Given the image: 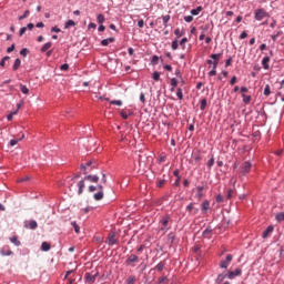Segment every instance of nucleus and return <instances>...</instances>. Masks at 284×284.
I'll return each mask as SVG.
<instances>
[{
	"label": "nucleus",
	"instance_id": "f257e3e1",
	"mask_svg": "<svg viewBox=\"0 0 284 284\" xmlns=\"http://www.w3.org/2000/svg\"><path fill=\"white\" fill-rule=\"evenodd\" d=\"M212 60H207L206 63L212 65L213 69L209 72V77H216V69L219 68V61H221V53H213L210 55Z\"/></svg>",
	"mask_w": 284,
	"mask_h": 284
},
{
	"label": "nucleus",
	"instance_id": "f03ea898",
	"mask_svg": "<svg viewBox=\"0 0 284 284\" xmlns=\"http://www.w3.org/2000/svg\"><path fill=\"white\" fill-rule=\"evenodd\" d=\"M85 181H90V183H99L98 175H85L83 180L78 183V194H83V190L85 189Z\"/></svg>",
	"mask_w": 284,
	"mask_h": 284
},
{
	"label": "nucleus",
	"instance_id": "7ed1b4c3",
	"mask_svg": "<svg viewBox=\"0 0 284 284\" xmlns=\"http://www.w3.org/2000/svg\"><path fill=\"white\" fill-rule=\"evenodd\" d=\"M160 223L162 225L160 230L162 232H168V230H170V215L162 217Z\"/></svg>",
	"mask_w": 284,
	"mask_h": 284
},
{
	"label": "nucleus",
	"instance_id": "20e7f679",
	"mask_svg": "<svg viewBox=\"0 0 284 284\" xmlns=\"http://www.w3.org/2000/svg\"><path fill=\"white\" fill-rule=\"evenodd\" d=\"M97 276H99V272L92 271L91 273H85L84 278L89 284H92L97 281Z\"/></svg>",
	"mask_w": 284,
	"mask_h": 284
},
{
	"label": "nucleus",
	"instance_id": "39448f33",
	"mask_svg": "<svg viewBox=\"0 0 284 284\" xmlns=\"http://www.w3.org/2000/svg\"><path fill=\"white\" fill-rule=\"evenodd\" d=\"M265 17H268V13L264 9H257L255 11V19L256 21H263Z\"/></svg>",
	"mask_w": 284,
	"mask_h": 284
},
{
	"label": "nucleus",
	"instance_id": "423d86ee",
	"mask_svg": "<svg viewBox=\"0 0 284 284\" xmlns=\"http://www.w3.org/2000/svg\"><path fill=\"white\" fill-rule=\"evenodd\" d=\"M243 274V271L241 268H236L235 271H230L226 274V278H230L231 281L236 278V276H241Z\"/></svg>",
	"mask_w": 284,
	"mask_h": 284
},
{
	"label": "nucleus",
	"instance_id": "0eeeda50",
	"mask_svg": "<svg viewBox=\"0 0 284 284\" xmlns=\"http://www.w3.org/2000/svg\"><path fill=\"white\" fill-rule=\"evenodd\" d=\"M106 243L109 245H116V243H119V240L116 239V233L114 232L109 233Z\"/></svg>",
	"mask_w": 284,
	"mask_h": 284
},
{
	"label": "nucleus",
	"instance_id": "6e6552de",
	"mask_svg": "<svg viewBox=\"0 0 284 284\" xmlns=\"http://www.w3.org/2000/svg\"><path fill=\"white\" fill-rule=\"evenodd\" d=\"M98 193H95L93 195V199L94 201H103V196H104V193H103V185L99 184L98 185Z\"/></svg>",
	"mask_w": 284,
	"mask_h": 284
},
{
	"label": "nucleus",
	"instance_id": "1a4fd4ad",
	"mask_svg": "<svg viewBox=\"0 0 284 284\" xmlns=\"http://www.w3.org/2000/svg\"><path fill=\"white\" fill-rule=\"evenodd\" d=\"M252 170V163L250 161L244 162V164L242 165V174H250Z\"/></svg>",
	"mask_w": 284,
	"mask_h": 284
},
{
	"label": "nucleus",
	"instance_id": "9d476101",
	"mask_svg": "<svg viewBox=\"0 0 284 284\" xmlns=\"http://www.w3.org/2000/svg\"><path fill=\"white\" fill-rule=\"evenodd\" d=\"M24 227L28 230H37L39 227V224L34 220H30L29 223L24 224Z\"/></svg>",
	"mask_w": 284,
	"mask_h": 284
},
{
	"label": "nucleus",
	"instance_id": "9b49d317",
	"mask_svg": "<svg viewBox=\"0 0 284 284\" xmlns=\"http://www.w3.org/2000/svg\"><path fill=\"white\" fill-rule=\"evenodd\" d=\"M1 256H12V250H10V246H4L0 250Z\"/></svg>",
	"mask_w": 284,
	"mask_h": 284
},
{
	"label": "nucleus",
	"instance_id": "f8f14e48",
	"mask_svg": "<svg viewBox=\"0 0 284 284\" xmlns=\"http://www.w3.org/2000/svg\"><path fill=\"white\" fill-rule=\"evenodd\" d=\"M132 263H139V256L132 254L126 258V265H132Z\"/></svg>",
	"mask_w": 284,
	"mask_h": 284
},
{
	"label": "nucleus",
	"instance_id": "ddd939ff",
	"mask_svg": "<svg viewBox=\"0 0 284 284\" xmlns=\"http://www.w3.org/2000/svg\"><path fill=\"white\" fill-rule=\"evenodd\" d=\"M273 232H274V226L272 225L267 226V229L262 234L263 239H267L270 234H272Z\"/></svg>",
	"mask_w": 284,
	"mask_h": 284
},
{
	"label": "nucleus",
	"instance_id": "4468645a",
	"mask_svg": "<svg viewBox=\"0 0 284 284\" xmlns=\"http://www.w3.org/2000/svg\"><path fill=\"white\" fill-rule=\"evenodd\" d=\"M277 95L280 97L281 101H284V81L281 83Z\"/></svg>",
	"mask_w": 284,
	"mask_h": 284
},
{
	"label": "nucleus",
	"instance_id": "2eb2a0df",
	"mask_svg": "<svg viewBox=\"0 0 284 284\" xmlns=\"http://www.w3.org/2000/svg\"><path fill=\"white\" fill-rule=\"evenodd\" d=\"M19 68H21V59L17 58V59L14 60L13 65H12L13 72H17V70H19Z\"/></svg>",
	"mask_w": 284,
	"mask_h": 284
},
{
	"label": "nucleus",
	"instance_id": "dca6fc26",
	"mask_svg": "<svg viewBox=\"0 0 284 284\" xmlns=\"http://www.w3.org/2000/svg\"><path fill=\"white\" fill-rule=\"evenodd\" d=\"M262 65H263L264 70H270V57L263 58Z\"/></svg>",
	"mask_w": 284,
	"mask_h": 284
},
{
	"label": "nucleus",
	"instance_id": "f3484780",
	"mask_svg": "<svg viewBox=\"0 0 284 284\" xmlns=\"http://www.w3.org/2000/svg\"><path fill=\"white\" fill-rule=\"evenodd\" d=\"M196 190H197L196 199L201 201V199H203V190H205V186H197Z\"/></svg>",
	"mask_w": 284,
	"mask_h": 284
},
{
	"label": "nucleus",
	"instance_id": "a211bd4d",
	"mask_svg": "<svg viewBox=\"0 0 284 284\" xmlns=\"http://www.w3.org/2000/svg\"><path fill=\"white\" fill-rule=\"evenodd\" d=\"M201 12H203V7H197L196 9L191 10V14L193 17H199V14H201Z\"/></svg>",
	"mask_w": 284,
	"mask_h": 284
},
{
	"label": "nucleus",
	"instance_id": "6ab92c4d",
	"mask_svg": "<svg viewBox=\"0 0 284 284\" xmlns=\"http://www.w3.org/2000/svg\"><path fill=\"white\" fill-rule=\"evenodd\" d=\"M52 246L50 245V243H48V242H42V244H41V250H42V252H50V248H51Z\"/></svg>",
	"mask_w": 284,
	"mask_h": 284
},
{
	"label": "nucleus",
	"instance_id": "aec40b11",
	"mask_svg": "<svg viewBox=\"0 0 284 284\" xmlns=\"http://www.w3.org/2000/svg\"><path fill=\"white\" fill-rule=\"evenodd\" d=\"M94 163V161H89L85 164H81V170H84V174H88V168H90V165H92Z\"/></svg>",
	"mask_w": 284,
	"mask_h": 284
},
{
	"label": "nucleus",
	"instance_id": "412c9836",
	"mask_svg": "<svg viewBox=\"0 0 284 284\" xmlns=\"http://www.w3.org/2000/svg\"><path fill=\"white\" fill-rule=\"evenodd\" d=\"M10 242L13 243V245H16L17 247L21 245V241H19L17 236L10 237Z\"/></svg>",
	"mask_w": 284,
	"mask_h": 284
},
{
	"label": "nucleus",
	"instance_id": "4be33fe9",
	"mask_svg": "<svg viewBox=\"0 0 284 284\" xmlns=\"http://www.w3.org/2000/svg\"><path fill=\"white\" fill-rule=\"evenodd\" d=\"M20 91L22 92V94H30V89H28V87H26L24 84H20Z\"/></svg>",
	"mask_w": 284,
	"mask_h": 284
},
{
	"label": "nucleus",
	"instance_id": "5701e85b",
	"mask_svg": "<svg viewBox=\"0 0 284 284\" xmlns=\"http://www.w3.org/2000/svg\"><path fill=\"white\" fill-rule=\"evenodd\" d=\"M52 48V42H47L42 48L41 52H48V50Z\"/></svg>",
	"mask_w": 284,
	"mask_h": 284
},
{
	"label": "nucleus",
	"instance_id": "b1692460",
	"mask_svg": "<svg viewBox=\"0 0 284 284\" xmlns=\"http://www.w3.org/2000/svg\"><path fill=\"white\" fill-rule=\"evenodd\" d=\"M130 114H132L131 111L126 112V111H121L120 115L122 116V119L128 120L130 118Z\"/></svg>",
	"mask_w": 284,
	"mask_h": 284
},
{
	"label": "nucleus",
	"instance_id": "393cba45",
	"mask_svg": "<svg viewBox=\"0 0 284 284\" xmlns=\"http://www.w3.org/2000/svg\"><path fill=\"white\" fill-rule=\"evenodd\" d=\"M207 210H210V202L209 201H204L202 203V211L203 212H207Z\"/></svg>",
	"mask_w": 284,
	"mask_h": 284
},
{
	"label": "nucleus",
	"instance_id": "a878e982",
	"mask_svg": "<svg viewBox=\"0 0 284 284\" xmlns=\"http://www.w3.org/2000/svg\"><path fill=\"white\" fill-rule=\"evenodd\" d=\"M272 94V90L270 89V84H266L264 88V97H270Z\"/></svg>",
	"mask_w": 284,
	"mask_h": 284
},
{
	"label": "nucleus",
	"instance_id": "bb28decb",
	"mask_svg": "<svg viewBox=\"0 0 284 284\" xmlns=\"http://www.w3.org/2000/svg\"><path fill=\"white\" fill-rule=\"evenodd\" d=\"M72 26H77V22H74L73 20H68L64 24L65 30H68V28H71Z\"/></svg>",
	"mask_w": 284,
	"mask_h": 284
},
{
	"label": "nucleus",
	"instance_id": "cd10ccee",
	"mask_svg": "<svg viewBox=\"0 0 284 284\" xmlns=\"http://www.w3.org/2000/svg\"><path fill=\"white\" fill-rule=\"evenodd\" d=\"M111 105H118L119 108H121V105H123V101L121 100H112L110 101Z\"/></svg>",
	"mask_w": 284,
	"mask_h": 284
},
{
	"label": "nucleus",
	"instance_id": "c85d7f7f",
	"mask_svg": "<svg viewBox=\"0 0 284 284\" xmlns=\"http://www.w3.org/2000/svg\"><path fill=\"white\" fill-rule=\"evenodd\" d=\"M174 34H176L178 39H180V37H183V34H185V31L181 29H175Z\"/></svg>",
	"mask_w": 284,
	"mask_h": 284
},
{
	"label": "nucleus",
	"instance_id": "c756f323",
	"mask_svg": "<svg viewBox=\"0 0 284 284\" xmlns=\"http://www.w3.org/2000/svg\"><path fill=\"white\" fill-rule=\"evenodd\" d=\"M24 138H26V135L22 134V136H21L19 140H11V141H10V145H11L12 148H14V145H17V143H19V141H22V139H24Z\"/></svg>",
	"mask_w": 284,
	"mask_h": 284
},
{
	"label": "nucleus",
	"instance_id": "7c9ffc66",
	"mask_svg": "<svg viewBox=\"0 0 284 284\" xmlns=\"http://www.w3.org/2000/svg\"><path fill=\"white\" fill-rule=\"evenodd\" d=\"M30 16V10H26L22 16L19 17V21H23V19H28Z\"/></svg>",
	"mask_w": 284,
	"mask_h": 284
},
{
	"label": "nucleus",
	"instance_id": "2f4dec72",
	"mask_svg": "<svg viewBox=\"0 0 284 284\" xmlns=\"http://www.w3.org/2000/svg\"><path fill=\"white\" fill-rule=\"evenodd\" d=\"M97 21H98V23H104V21H105V16H103V14H98V17H97Z\"/></svg>",
	"mask_w": 284,
	"mask_h": 284
},
{
	"label": "nucleus",
	"instance_id": "473e14b6",
	"mask_svg": "<svg viewBox=\"0 0 284 284\" xmlns=\"http://www.w3.org/2000/svg\"><path fill=\"white\" fill-rule=\"evenodd\" d=\"M162 20H163V26H164V28H168V22L170 21V14L163 16V17H162Z\"/></svg>",
	"mask_w": 284,
	"mask_h": 284
},
{
	"label": "nucleus",
	"instance_id": "72a5a7b5",
	"mask_svg": "<svg viewBox=\"0 0 284 284\" xmlns=\"http://www.w3.org/2000/svg\"><path fill=\"white\" fill-rule=\"evenodd\" d=\"M176 239V235L174 233H170L168 235V241L169 243H174V240Z\"/></svg>",
	"mask_w": 284,
	"mask_h": 284
},
{
	"label": "nucleus",
	"instance_id": "f704fd0d",
	"mask_svg": "<svg viewBox=\"0 0 284 284\" xmlns=\"http://www.w3.org/2000/svg\"><path fill=\"white\" fill-rule=\"evenodd\" d=\"M242 98H243V103H250L252 101V97L251 95L242 94Z\"/></svg>",
	"mask_w": 284,
	"mask_h": 284
},
{
	"label": "nucleus",
	"instance_id": "c9c22d12",
	"mask_svg": "<svg viewBox=\"0 0 284 284\" xmlns=\"http://www.w3.org/2000/svg\"><path fill=\"white\" fill-rule=\"evenodd\" d=\"M229 265L230 263L226 260L220 263V267H222V270H227Z\"/></svg>",
	"mask_w": 284,
	"mask_h": 284
},
{
	"label": "nucleus",
	"instance_id": "e433bc0d",
	"mask_svg": "<svg viewBox=\"0 0 284 284\" xmlns=\"http://www.w3.org/2000/svg\"><path fill=\"white\" fill-rule=\"evenodd\" d=\"M163 267H165V263L164 262H160L155 268L158 270V272H163Z\"/></svg>",
	"mask_w": 284,
	"mask_h": 284
},
{
	"label": "nucleus",
	"instance_id": "4c0bfd02",
	"mask_svg": "<svg viewBox=\"0 0 284 284\" xmlns=\"http://www.w3.org/2000/svg\"><path fill=\"white\" fill-rule=\"evenodd\" d=\"M205 108H207V100L203 99V100H201L200 110H205Z\"/></svg>",
	"mask_w": 284,
	"mask_h": 284
},
{
	"label": "nucleus",
	"instance_id": "58836bf2",
	"mask_svg": "<svg viewBox=\"0 0 284 284\" xmlns=\"http://www.w3.org/2000/svg\"><path fill=\"white\" fill-rule=\"evenodd\" d=\"M71 225H72V227H74L75 234H79V232H81V227H79V226L77 225V222H71Z\"/></svg>",
	"mask_w": 284,
	"mask_h": 284
},
{
	"label": "nucleus",
	"instance_id": "ea45409f",
	"mask_svg": "<svg viewBox=\"0 0 284 284\" xmlns=\"http://www.w3.org/2000/svg\"><path fill=\"white\" fill-rule=\"evenodd\" d=\"M7 61H10V57H4L1 61H0V65H1V68H6V62Z\"/></svg>",
	"mask_w": 284,
	"mask_h": 284
},
{
	"label": "nucleus",
	"instance_id": "a19ab883",
	"mask_svg": "<svg viewBox=\"0 0 284 284\" xmlns=\"http://www.w3.org/2000/svg\"><path fill=\"white\" fill-rule=\"evenodd\" d=\"M176 97H178V99H180V101H183V90L182 89H178Z\"/></svg>",
	"mask_w": 284,
	"mask_h": 284
},
{
	"label": "nucleus",
	"instance_id": "79ce46f5",
	"mask_svg": "<svg viewBox=\"0 0 284 284\" xmlns=\"http://www.w3.org/2000/svg\"><path fill=\"white\" fill-rule=\"evenodd\" d=\"M161 79V73L159 71L153 72V80L159 81Z\"/></svg>",
	"mask_w": 284,
	"mask_h": 284
},
{
	"label": "nucleus",
	"instance_id": "37998d69",
	"mask_svg": "<svg viewBox=\"0 0 284 284\" xmlns=\"http://www.w3.org/2000/svg\"><path fill=\"white\" fill-rule=\"evenodd\" d=\"M210 234H212V230L206 229V230L203 231V236H204L205 239H210Z\"/></svg>",
	"mask_w": 284,
	"mask_h": 284
},
{
	"label": "nucleus",
	"instance_id": "c03bdc74",
	"mask_svg": "<svg viewBox=\"0 0 284 284\" xmlns=\"http://www.w3.org/2000/svg\"><path fill=\"white\" fill-rule=\"evenodd\" d=\"M172 50H179V40H174L171 44Z\"/></svg>",
	"mask_w": 284,
	"mask_h": 284
},
{
	"label": "nucleus",
	"instance_id": "a18cd8bd",
	"mask_svg": "<svg viewBox=\"0 0 284 284\" xmlns=\"http://www.w3.org/2000/svg\"><path fill=\"white\" fill-rule=\"evenodd\" d=\"M184 21H185L186 23H192V22L194 21V17H192V16H185V17H184Z\"/></svg>",
	"mask_w": 284,
	"mask_h": 284
},
{
	"label": "nucleus",
	"instance_id": "49530a36",
	"mask_svg": "<svg viewBox=\"0 0 284 284\" xmlns=\"http://www.w3.org/2000/svg\"><path fill=\"white\" fill-rule=\"evenodd\" d=\"M276 221H278L280 223L284 221V213H278L276 216H275Z\"/></svg>",
	"mask_w": 284,
	"mask_h": 284
},
{
	"label": "nucleus",
	"instance_id": "de8ad7c7",
	"mask_svg": "<svg viewBox=\"0 0 284 284\" xmlns=\"http://www.w3.org/2000/svg\"><path fill=\"white\" fill-rule=\"evenodd\" d=\"M135 281H136V277L131 275V276L128 277L126 283L128 284H134Z\"/></svg>",
	"mask_w": 284,
	"mask_h": 284
},
{
	"label": "nucleus",
	"instance_id": "09e8293b",
	"mask_svg": "<svg viewBox=\"0 0 284 284\" xmlns=\"http://www.w3.org/2000/svg\"><path fill=\"white\" fill-rule=\"evenodd\" d=\"M29 50L28 49H22L21 51H20V54H21V57H28V54H29Z\"/></svg>",
	"mask_w": 284,
	"mask_h": 284
},
{
	"label": "nucleus",
	"instance_id": "8fccbe9b",
	"mask_svg": "<svg viewBox=\"0 0 284 284\" xmlns=\"http://www.w3.org/2000/svg\"><path fill=\"white\" fill-rule=\"evenodd\" d=\"M179 85V81L175 80V78L171 79V88H176Z\"/></svg>",
	"mask_w": 284,
	"mask_h": 284
},
{
	"label": "nucleus",
	"instance_id": "3c124183",
	"mask_svg": "<svg viewBox=\"0 0 284 284\" xmlns=\"http://www.w3.org/2000/svg\"><path fill=\"white\" fill-rule=\"evenodd\" d=\"M224 278H227V274H220L217 276V282L221 283V281H223Z\"/></svg>",
	"mask_w": 284,
	"mask_h": 284
},
{
	"label": "nucleus",
	"instance_id": "603ef678",
	"mask_svg": "<svg viewBox=\"0 0 284 284\" xmlns=\"http://www.w3.org/2000/svg\"><path fill=\"white\" fill-rule=\"evenodd\" d=\"M281 34H282V32L278 31L276 34L271 36L272 41H276V39H278V37H281Z\"/></svg>",
	"mask_w": 284,
	"mask_h": 284
},
{
	"label": "nucleus",
	"instance_id": "864d4df0",
	"mask_svg": "<svg viewBox=\"0 0 284 284\" xmlns=\"http://www.w3.org/2000/svg\"><path fill=\"white\" fill-rule=\"evenodd\" d=\"M214 166V158H211L207 162V168H213Z\"/></svg>",
	"mask_w": 284,
	"mask_h": 284
},
{
	"label": "nucleus",
	"instance_id": "5fc2aeb1",
	"mask_svg": "<svg viewBox=\"0 0 284 284\" xmlns=\"http://www.w3.org/2000/svg\"><path fill=\"white\" fill-rule=\"evenodd\" d=\"M27 30H28L27 27H22V28L20 29V33H19L20 37H23V36L26 34Z\"/></svg>",
	"mask_w": 284,
	"mask_h": 284
},
{
	"label": "nucleus",
	"instance_id": "6e6d98bb",
	"mask_svg": "<svg viewBox=\"0 0 284 284\" xmlns=\"http://www.w3.org/2000/svg\"><path fill=\"white\" fill-rule=\"evenodd\" d=\"M233 194H234V190L230 189V190L227 191L226 197L230 200V199H232V195H233Z\"/></svg>",
	"mask_w": 284,
	"mask_h": 284
},
{
	"label": "nucleus",
	"instance_id": "4d7b16f0",
	"mask_svg": "<svg viewBox=\"0 0 284 284\" xmlns=\"http://www.w3.org/2000/svg\"><path fill=\"white\" fill-rule=\"evenodd\" d=\"M187 42V38H183L181 41H180V45H182L183 49H185V43Z\"/></svg>",
	"mask_w": 284,
	"mask_h": 284
},
{
	"label": "nucleus",
	"instance_id": "13d9d810",
	"mask_svg": "<svg viewBox=\"0 0 284 284\" xmlns=\"http://www.w3.org/2000/svg\"><path fill=\"white\" fill-rule=\"evenodd\" d=\"M17 114V111L11 112L9 115H7V121H12V116Z\"/></svg>",
	"mask_w": 284,
	"mask_h": 284
},
{
	"label": "nucleus",
	"instance_id": "bf43d9fd",
	"mask_svg": "<svg viewBox=\"0 0 284 284\" xmlns=\"http://www.w3.org/2000/svg\"><path fill=\"white\" fill-rule=\"evenodd\" d=\"M60 70H62V71L70 70V65H69V64H62V65L60 67Z\"/></svg>",
	"mask_w": 284,
	"mask_h": 284
},
{
	"label": "nucleus",
	"instance_id": "052dcab7",
	"mask_svg": "<svg viewBox=\"0 0 284 284\" xmlns=\"http://www.w3.org/2000/svg\"><path fill=\"white\" fill-rule=\"evenodd\" d=\"M230 65H232V58H229V59L225 61V68H230Z\"/></svg>",
	"mask_w": 284,
	"mask_h": 284
},
{
	"label": "nucleus",
	"instance_id": "680f3d73",
	"mask_svg": "<svg viewBox=\"0 0 284 284\" xmlns=\"http://www.w3.org/2000/svg\"><path fill=\"white\" fill-rule=\"evenodd\" d=\"M168 281V277L166 276H162V277H160V280H159V284H163V283H165Z\"/></svg>",
	"mask_w": 284,
	"mask_h": 284
},
{
	"label": "nucleus",
	"instance_id": "e2e57ef3",
	"mask_svg": "<svg viewBox=\"0 0 284 284\" xmlns=\"http://www.w3.org/2000/svg\"><path fill=\"white\" fill-rule=\"evenodd\" d=\"M165 185V180H160L158 182V187H163Z\"/></svg>",
	"mask_w": 284,
	"mask_h": 284
},
{
	"label": "nucleus",
	"instance_id": "0e129e2a",
	"mask_svg": "<svg viewBox=\"0 0 284 284\" xmlns=\"http://www.w3.org/2000/svg\"><path fill=\"white\" fill-rule=\"evenodd\" d=\"M140 101L141 103H145V93L140 94Z\"/></svg>",
	"mask_w": 284,
	"mask_h": 284
},
{
	"label": "nucleus",
	"instance_id": "69168bd1",
	"mask_svg": "<svg viewBox=\"0 0 284 284\" xmlns=\"http://www.w3.org/2000/svg\"><path fill=\"white\" fill-rule=\"evenodd\" d=\"M236 83V75H234L231 80H230V85H234Z\"/></svg>",
	"mask_w": 284,
	"mask_h": 284
},
{
	"label": "nucleus",
	"instance_id": "338daca9",
	"mask_svg": "<svg viewBox=\"0 0 284 284\" xmlns=\"http://www.w3.org/2000/svg\"><path fill=\"white\" fill-rule=\"evenodd\" d=\"M14 48H16V45L12 44L11 47H9V48L7 49V52H8V53L14 52Z\"/></svg>",
	"mask_w": 284,
	"mask_h": 284
},
{
	"label": "nucleus",
	"instance_id": "774afa93",
	"mask_svg": "<svg viewBox=\"0 0 284 284\" xmlns=\"http://www.w3.org/2000/svg\"><path fill=\"white\" fill-rule=\"evenodd\" d=\"M138 26H139L140 28H143V26H145V21L139 20V21H138Z\"/></svg>",
	"mask_w": 284,
	"mask_h": 284
}]
</instances>
